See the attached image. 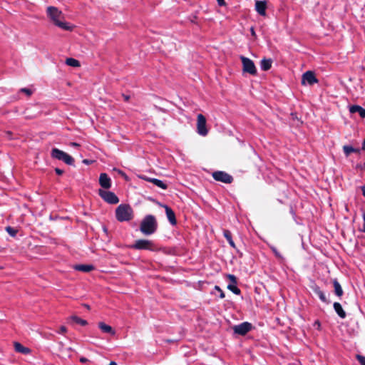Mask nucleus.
Wrapping results in <instances>:
<instances>
[{"label": "nucleus", "mask_w": 365, "mask_h": 365, "mask_svg": "<svg viewBox=\"0 0 365 365\" xmlns=\"http://www.w3.org/2000/svg\"><path fill=\"white\" fill-rule=\"evenodd\" d=\"M47 15L50 20L58 27L65 31H71L73 26L71 24L62 21L61 19L63 18L61 11L58 10L56 7L48 6L47 8Z\"/></svg>", "instance_id": "1"}, {"label": "nucleus", "mask_w": 365, "mask_h": 365, "mask_svg": "<svg viewBox=\"0 0 365 365\" xmlns=\"http://www.w3.org/2000/svg\"><path fill=\"white\" fill-rule=\"evenodd\" d=\"M158 228V222L155 216L146 215L140 222V230L145 235H151L155 233Z\"/></svg>", "instance_id": "2"}, {"label": "nucleus", "mask_w": 365, "mask_h": 365, "mask_svg": "<svg viewBox=\"0 0 365 365\" xmlns=\"http://www.w3.org/2000/svg\"><path fill=\"white\" fill-rule=\"evenodd\" d=\"M115 217L119 222H128L133 218V211L129 205L120 204L115 209Z\"/></svg>", "instance_id": "3"}, {"label": "nucleus", "mask_w": 365, "mask_h": 365, "mask_svg": "<svg viewBox=\"0 0 365 365\" xmlns=\"http://www.w3.org/2000/svg\"><path fill=\"white\" fill-rule=\"evenodd\" d=\"M51 156L53 159L63 161L66 165H72L74 164L73 158L58 148H52L51 152Z\"/></svg>", "instance_id": "4"}, {"label": "nucleus", "mask_w": 365, "mask_h": 365, "mask_svg": "<svg viewBox=\"0 0 365 365\" xmlns=\"http://www.w3.org/2000/svg\"><path fill=\"white\" fill-rule=\"evenodd\" d=\"M131 248L139 250H156V247L154 242L149 240H138L133 245H131Z\"/></svg>", "instance_id": "5"}, {"label": "nucleus", "mask_w": 365, "mask_h": 365, "mask_svg": "<svg viewBox=\"0 0 365 365\" xmlns=\"http://www.w3.org/2000/svg\"><path fill=\"white\" fill-rule=\"evenodd\" d=\"M240 59L242 61L244 72L253 76L257 74V68L252 60L243 56H240Z\"/></svg>", "instance_id": "6"}, {"label": "nucleus", "mask_w": 365, "mask_h": 365, "mask_svg": "<svg viewBox=\"0 0 365 365\" xmlns=\"http://www.w3.org/2000/svg\"><path fill=\"white\" fill-rule=\"evenodd\" d=\"M197 132L202 136H206L208 133L206 127V118L202 114H198L197 116Z\"/></svg>", "instance_id": "7"}, {"label": "nucleus", "mask_w": 365, "mask_h": 365, "mask_svg": "<svg viewBox=\"0 0 365 365\" xmlns=\"http://www.w3.org/2000/svg\"><path fill=\"white\" fill-rule=\"evenodd\" d=\"M212 178L219 182L230 184L233 181V178L225 171H215L212 174Z\"/></svg>", "instance_id": "8"}, {"label": "nucleus", "mask_w": 365, "mask_h": 365, "mask_svg": "<svg viewBox=\"0 0 365 365\" xmlns=\"http://www.w3.org/2000/svg\"><path fill=\"white\" fill-rule=\"evenodd\" d=\"M98 193L101 198L109 204L114 205L117 204L119 202L118 197L113 192L99 190Z\"/></svg>", "instance_id": "9"}, {"label": "nucleus", "mask_w": 365, "mask_h": 365, "mask_svg": "<svg viewBox=\"0 0 365 365\" xmlns=\"http://www.w3.org/2000/svg\"><path fill=\"white\" fill-rule=\"evenodd\" d=\"M252 324L247 322H245L240 324L235 325L233 327V330L235 334L244 336L252 329Z\"/></svg>", "instance_id": "10"}, {"label": "nucleus", "mask_w": 365, "mask_h": 365, "mask_svg": "<svg viewBox=\"0 0 365 365\" xmlns=\"http://www.w3.org/2000/svg\"><path fill=\"white\" fill-rule=\"evenodd\" d=\"M317 82L318 80L317 79L314 72L311 71H307L302 75V84L308 83L309 85H313L314 83H316Z\"/></svg>", "instance_id": "11"}, {"label": "nucleus", "mask_w": 365, "mask_h": 365, "mask_svg": "<svg viewBox=\"0 0 365 365\" xmlns=\"http://www.w3.org/2000/svg\"><path fill=\"white\" fill-rule=\"evenodd\" d=\"M140 178L145 181L152 182L153 184H154L155 185H156L157 187H158L161 189L166 190L168 188V185L163 181H162L159 179L149 178L147 176H141Z\"/></svg>", "instance_id": "12"}, {"label": "nucleus", "mask_w": 365, "mask_h": 365, "mask_svg": "<svg viewBox=\"0 0 365 365\" xmlns=\"http://www.w3.org/2000/svg\"><path fill=\"white\" fill-rule=\"evenodd\" d=\"M99 184L105 189H109L111 187L110 178L106 173H101L100 175Z\"/></svg>", "instance_id": "13"}, {"label": "nucleus", "mask_w": 365, "mask_h": 365, "mask_svg": "<svg viewBox=\"0 0 365 365\" xmlns=\"http://www.w3.org/2000/svg\"><path fill=\"white\" fill-rule=\"evenodd\" d=\"M228 277L231 280L232 283L228 284L227 289H230L231 292H232L235 294H240V289L236 285L237 284L236 277L233 274H229Z\"/></svg>", "instance_id": "14"}, {"label": "nucleus", "mask_w": 365, "mask_h": 365, "mask_svg": "<svg viewBox=\"0 0 365 365\" xmlns=\"http://www.w3.org/2000/svg\"><path fill=\"white\" fill-rule=\"evenodd\" d=\"M266 9H267L266 1H258V0H257L255 1V10L259 15H261L262 16H266Z\"/></svg>", "instance_id": "15"}, {"label": "nucleus", "mask_w": 365, "mask_h": 365, "mask_svg": "<svg viewBox=\"0 0 365 365\" xmlns=\"http://www.w3.org/2000/svg\"><path fill=\"white\" fill-rule=\"evenodd\" d=\"M164 207L165 209V213H166L167 218H168V221L170 222V223L172 225H176L177 221H176L175 215V212H173V210L168 205H164Z\"/></svg>", "instance_id": "16"}, {"label": "nucleus", "mask_w": 365, "mask_h": 365, "mask_svg": "<svg viewBox=\"0 0 365 365\" xmlns=\"http://www.w3.org/2000/svg\"><path fill=\"white\" fill-rule=\"evenodd\" d=\"M98 327L103 333L109 334L112 336L115 334V330L110 325H108L104 322H99Z\"/></svg>", "instance_id": "17"}, {"label": "nucleus", "mask_w": 365, "mask_h": 365, "mask_svg": "<svg viewBox=\"0 0 365 365\" xmlns=\"http://www.w3.org/2000/svg\"><path fill=\"white\" fill-rule=\"evenodd\" d=\"M349 110L351 113H359V115L362 118H365V109L358 105H352L349 106Z\"/></svg>", "instance_id": "18"}, {"label": "nucleus", "mask_w": 365, "mask_h": 365, "mask_svg": "<svg viewBox=\"0 0 365 365\" xmlns=\"http://www.w3.org/2000/svg\"><path fill=\"white\" fill-rule=\"evenodd\" d=\"M14 349L16 352L23 354H29L31 353V349L24 346L21 344L19 342H14Z\"/></svg>", "instance_id": "19"}, {"label": "nucleus", "mask_w": 365, "mask_h": 365, "mask_svg": "<svg viewBox=\"0 0 365 365\" xmlns=\"http://www.w3.org/2000/svg\"><path fill=\"white\" fill-rule=\"evenodd\" d=\"M334 311L339 315V317L341 319H344L346 317V314L345 311L343 309L341 305L339 302H334L333 304Z\"/></svg>", "instance_id": "20"}, {"label": "nucleus", "mask_w": 365, "mask_h": 365, "mask_svg": "<svg viewBox=\"0 0 365 365\" xmlns=\"http://www.w3.org/2000/svg\"><path fill=\"white\" fill-rule=\"evenodd\" d=\"M74 268L77 271L89 272L94 269V267L92 264H77Z\"/></svg>", "instance_id": "21"}, {"label": "nucleus", "mask_w": 365, "mask_h": 365, "mask_svg": "<svg viewBox=\"0 0 365 365\" xmlns=\"http://www.w3.org/2000/svg\"><path fill=\"white\" fill-rule=\"evenodd\" d=\"M272 61L270 58H263L260 61V68L262 71H268L272 67Z\"/></svg>", "instance_id": "22"}, {"label": "nucleus", "mask_w": 365, "mask_h": 365, "mask_svg": "<svg viewBox=\"0 0 365 365\" xmlns=\"http://www.w3.org/2000/svg\"><path fill=\"white\" fill-rule=\"evenodd\" d=\"M314 292L319 297L321 301L325 303H329V302L327 300L325 294L320 289V288L317 286L314 287Z\"/></svg>", "instance_id": "23"}, {"label": "nucleus", "mask_w": 365, "mask_h": 365, "mask_svg": "<svg viewBox=\"0 0 365 365\" xmlns=\"http://www.w3.org/2000/svg\"><path fill=\"white\" fill-rule=\"evenodd\" d=\"M223 236L225 237V239L227 240V241L228 242L229 245L233 247V248H235L236 246H235V244L232 240V233L230 230H223Z\"/></svg>", "instance_id": "24"}, {"label": "nucleus", "mask_w": 365, "mask_h": 365, "mask_svg": "<svg viewBox=\"0 0 365 365\" xmlns=\"http://www.w3.org/2000/svg\"><path fill=\"white\" fill-rule=\"evenodd\" d=\"M333 285L334 288L335 294L338 297H341L343 295V289L341 288V284L339 283L337 279H334Z\"/></svg>", "instance_id": "25"}, {"label": "nucleus", "mask_w": 365, "mask_h": 365, "mask_svg": "<svg viewBox=\"0 0 365 365\" xmlns=\"http://www.w3.org/2000/svg\"><path fill=\"white\" fill-rule=\"evenodd\" d=\"M269 247L271 249V250L272 251V252L274 253V256L278 259V260L282 263L284 262L285 259L284 257L280 254V252L277 250V248L272 245H270L269 244L268 245Z\"/></svg>", "instance_id": "26"}, {"label": "nucleus", "mask_w": 365, "mask_h": 365, "mask_svg": "<svg viewBox=\"0 0 365 365\" xmlns=\"http://www.w3.org/2000/svg\"><path fill=\"white\" fill-rule=\"evenodd\" d=\"M70 319L71 321H73V322L76 323V324H78L81 326H86L88 324V322L85 319H81L80 317H77V316H71L70 317Z\"/></svg>", "instance_id": "27"}, {"label": "nucleus", "mask_w": 365, "mask_h": 365, "mask_svg": "<svg viewBox=\"0 0 365 365\" xmlns=\"http://www.w3.org/2000/svg\"><path fill=\"white\" fill-rule=\"evenodd\" d=\"M66 65L72 66V67H78L80 66L79 61L73 58H66Z\"/></svg>", "instance_id": "28"}, {"label": "nucleus", "mask_w": 365, "mask_h": 365, "mask_svg": "<svg viewBox=\"0 0 365 365\" xmlns=\"http://www.w3.org/2000/svg\"><path fill=\"white\" fill-rule=\"evenodd\" d=\"M343 150L346 156H349L351 153H355L357 151L356 149L354 148L351 145H344L343 147Z\"/></svg>", "instance_id": "29"}, {"label": "nucleus", "mask_w": 365, "mask_h": 365, "mask_svg": "<svg viewBox=\"0 0 365 365\" xmlns=\"http://www.w3.org/2000/svg\"><path fill=\"white\" fill-rule=\"evenodd\" d=\"M6 231L9 233V235L11 237H15L17 234V230L8 226L6 227Z\"/></svg>", "instance_id": "30"}, {"label": "nucleus", "mask_w": 365, "mask_h": 365, "mask_svg": "<svg viewBox=\"0 0 365 365\" xmlns=\"http://www.w3.org/2000/svg\"><path fill=\"white\" fill-rule=\"evenodd\" d=\"M20 92L24 93L28 96H30L33 93V91L27 88H21Z\"/></svg>", "instance_id": "31"}, {"label": "nucleus", "mask_w": 365, "mask_h": 365, "mask_svg": "<svg viewBox=\"0 0 365 365\" xmlns=\"http://www.w3.org/2000/svg\"><path fill=\"white\" fill-rule=\"evenodd\" d=\"M356 359L361 365H365V356L358 354L356 355Z\"/></svg>", "instance_id": "32"}, {"label": "nucleus", "mask_w": 365, "mask_h": 365, "mask_svg": "<svg viewBox=\"0 0 365 365\" xmlns=\"http://www.w3.org/2000/svg\"><path fill=\"white\" fill-rule=\"evenodd\" d=\"M215 290H217V291L219 292L220 297L221 299L225 298V293H224V292H223V291L220 288V287H219V286H215Z\"/></svg>", "instance_id": "33"}, {"label": "nucleus", "mask_w": 365, "mask_h": 365, "mask_svg": "<svg viewBox=\"0 0 365 365\" xmlns=\"http://www.w3.org/2000/svg\"><path fill=\"white\" fill-rule=\"evenodd\" d=\"M66 331H67V329H66V327L65 326H61V327H60V329H59V331H58V333H59V334H64V333H66Z\"/></svg>", "instance_id": "34"}, {"label": "nucleus", "mask_w": 365, "mask_h": 365, "mask_svg": "<svg viewBox=\"0 0 365 365\" xmlns=\"http://www.w3.org/2000/svg\"><path fill=\"white\" fill-rule=\"evenodd\" d=\"M55 172L58 175H61L63 173V170L60 168H56Z\"/></svg>", "instance_id": "35"}, {"label": "nucleus", "mask_w": 365, "mask_h": 365, "mask_svg": "<svg viewBox=\"0 0 365 365\" xmlns=\"http://www.w3.org/2000/svg\"><path fill=\"white\" fill-rule=\"evenodd\" d=\"M362 217H363V220H364V225H363V229L361 230V231L365 233V211L363 213Z\"/></svg>", "instance_id": "36"}, {"label": "nucleus", "mask_w": 365, "mask_h": 365, "mask_svg": "<svg viewBox=\"0 0 365 365\" xmlns=\"http://www.w3.org/2000/svg\"><path fill=\"white\" fill-rule=\"evenodd\" d=\"M70 145H71V146H73V147H79V146H80L78 143H75V142H72V143H71V144H70Z\"/></svg>", "instance_id": "37"}, {"label": "nucleus", "mask_w": 365, "mask_h": 365, "mask_svg": "<svg viewBox=\"0 0 365 365\" xmlns=\"http://www.w3.org/2000/svg\"><path fill=\"white\" fill-rule=\"evenodd\" d=\"M219 5L222 6L225 4V0H217Z\"/></svg>", "instance_id": "38"}, {"label": "nucleus", "mask_w": 365, "mask_h": 365, "mask_svg": "<svg viewBox=\"0 0 365 365\" xmlns=\"http://www.w3.org/2000/svg\"><path fill=\"white\" fill-rule=\"evenodd\" d=\"M87 361H88V359H87L86 358H85V357H81V358L80 359V361H81V362H82V363H85V362H86Z\"/></svg>", "instance_id": "39"}, {"label": "nucleus", "mask_w": 365, "mask_h": 365, "mask_svg": "<svg viewBox=\"0 0 365 365\" xmlns=\"http://www.w3.org/2000/svg\"><path fill=\"white\" fill-rule=\"evenodd\" d=\"M362 194L365 197V185L361 187Z\"/></svg>", "instance_id": "40"}, {"label": "nucleus", "mask_w": 365, "mask_h": 365, "mask_svg": "<svg viewBox=\"0 0 365 365\" xmlns=\"http://www.w3.org/2000/svg\"><path fill=\"white\" fill-rule=\"evenodd\" d=\"M123 96L124 100H125V101H128L129 100V98H130V97H129L128 96L123 95Z\"/></svg>", "instance_id": "41"}, {"label": "nucleus", "mask_w": 365, "mask_h": 365, "mask_svg": "<svg viewBox=\"0 0 365 365\" xmlns=\"http://www.w3.org/2000/svg\"><path fill=\"white\" fill-rule=\"evenodd\" d=\"M362 149H363L364 150H365V138H364V142H363V143H362Z\"/></svg>", "instance_id": "42"}, {"label": "nucleus", "mask_w": 365, "mask_h": 365, "mask_svg": "<svg viewBox=\"0 0 365 365\" xmlns=\"http://www.w3.org/2000/svg\"><path fill=\"white\" fill-rule=\"evenodd\" d=\"M291 213L293 215V217H294L296 215L295 212H294V210L292 209L291 210Z\"/></svg>", "instance_id": "43"}, {"label": "nucleus", "mask_w": 365, "mask_h": 365, "mask_svg": "<svg viewBox=\"0 0 365 365\" xmlns=\"http://www.w3.org/2000/svg\"><path fill=\"white\" fill-rule=\"evenodd\" d=\"M109 365H117V364L115 361H111Z\"/></svg>", "instance_id": "44"}, {"label": "nucleus", "mask_w": 365, "mask_h": 365, "mask_svg": "<svg viewBox=\"0 0 365 365\" xmlns=\"http://www.w3.org/2000/svg\"><path fill=\"white\" fill-rule=\"evenodd\" d=\"M252 34H255V32H254V29H252Z\"/></svg>", "instance_id": "45"}]
</instances>
